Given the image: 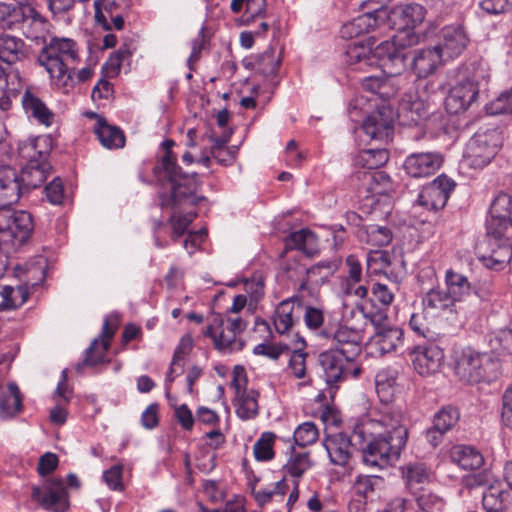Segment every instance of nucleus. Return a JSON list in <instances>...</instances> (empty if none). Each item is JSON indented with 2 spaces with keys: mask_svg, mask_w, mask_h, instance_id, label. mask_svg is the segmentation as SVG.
I'll list each match as a JSON object with an SVG mask.
<instances>
[{
  "mask_svg": "<svg viewBox=\"0 0 512 512\" xmlns=\"http://www.w3.org/2000/svg\"><path fill=\"white\" fill-rule=\"evenodd\" d=\"M443 61L436 46L418 50L412 60V70L417 78L424 79L434 74Z\"/></svg>",
  "mask_w": 512,
  "mask_h": 512,
  "instance_id": "29",
  "label": "nucleus"
},
{
  "mask_svg": "<svg viewBox=\"0 0 512 512\" xmlns=\"http://www.w3.org/2000/svg\"><path fill=\"white\" fill-rule=\"evenodd\" d=\"M275 435L272 432L263 433L253 446L256 460L268 461L274 457L273 443Z\"/></svg>",
  "mask_w": 512,
  "mask_h": 512,
  "instance_id": "50",
  "label": "nucleus"
},
{
  "mask_svg": "<svg viewBox=\"0 0 512 512\" xmlns=\"http://www.w3.org/2000/svg\"><path fill=\"white\" fill-rule=\"evenodd\" d=\"M490 218H512V196L501 192L492 201L490 205Z\"/></svg>",
  "mask_w": 512,
  "mask_h": 512,
  "instance_id": "51",
  "label": "nucleus"
},
{
  "mask_svg": "<svg viewBox=\"0 0 512 512\" xmlns=\"http://www.w3.org/2000/svg\"><path fill=\"white\" fill-rule=\"evenodd\" d=\"M456 300L447 291L440 287L429 290L423 298V305L425 309L439 314L444 311H453Z\"/></svg>",
  "mask_w": 512,
  "mask_h": 512,
  "instance_id": "36",
  "label": "nucleus"
},
{
  "mask_svg": "<svg viewBox=\"0 0 512 512\" xmlns=\"http://www.w3.org/2000/svg\"><path fill=\"white\" fill-rule=\"evenodd\" d=\"M413 500L395 497L390 500L380 512H412Z\"/></svg>",
  "mask_w": 512,
  "mask_h": 512,
  "instance_id": "64",
  "label": "nucleus"
},
{
  "mask_svg": "<svg viewBox=\"0 0 512 512\" xmlns=\"http://www.w3.org/2000/svg\"><path fill=\"white\" fill-rule=\"evenodd\" d=\"M212 34H197L194 39L190 42L191 54L187 59V66L190 70H193V64L199 61L203 52L210 50Z\"/></svg>",
  "mask_w": 512,
  "mask_h": 512,
  "instance_id": "52",
  "label": "nucleus"
},
{
  "mask_svg": "<svg viewBox=\"0 0 512 512\" xmlns=\"http://www.w3.org/2000/svg\"><path fill=\"white\" fill-rule=\"evenodd\" d=\"M426 9L416 3L399 6L388 11L387 28L396 32H412L424 22Z\"/></svg>",
  "mask_w": 512,
  "mask_h": 512,
  "instance_id": "16",
  "label": "nucleus"
},
{
  "mask_svg": "<svg viewBox=\"0 0 512 512\" xmlns=\"http://www.w3.org/2000/svg\"><path fill=\"white\" fill-rule=\"evenodd\" d=\"M361 7L367 11L343 26L347 32H371L387 25L388 9L381 0H366Z\"/></svg>",
  "mask_w": 512,
  "mask_h": 512,
  "instance_id": "13",
  "label": "nucleus"
},
{
  "mask_svg": "<svg viewBox=\"0 0 512 512\" xmlns=\"http://www.w3.org/2000/svg\"><path fill=\"white\" fill-rule=\"evenodd\" d=\"M26 22L44 24L45 19L32 6L14 7L0 2V30H21Z\"/></svg>",
  "mask_w": 512,
  "mask_h": 512,
  "instance_id": "17",
  "label": "nucleus"
},
{
  "mask_svg": "<svg viewBox=\"0 0 512 512\" xmlns=\"http://www.w3.org/2000/svg\"><path fill=\"white\" fill-rule=\"evenodd\" d=\"M450 460L464 470L479 469L484 458L479 450L469 445H454L449 451Z\"/></svg>",
  "mask_w": 512,
  "mask_h": 512,
  "instance_id": "31",
  "label": "nucleus"
},
{
  "mask_svg": "<svg viewBox=\"0 0 512 512\" xmlns=\"http://www.w3.org/2000/svg\"><path fill=\"white\" fill-rule=\"evenodd\" d=\"M48 201L53 205H59L64 199V187L60 178L53 179L44 189Z\"/></svg>",
  "mask_w": 512,
  "mask_h": 512,
  "instance_id": "60",
  "label": "nucleus"
},
{
  "mask_svg": "<svg viewBox=\"0 0 512 512\" xmlns=\"http://www.w3.org/2000/svg\"><path fill=\"white\" fill-rule=\"evenodd\" d=\"M355 177L361 182L360 189L367 196L388 195L393 191L392 180L384 171H358Z\"/></svg>",
  "mask_w": 512,
  "mask_h": 512,
  "instance_id": "26",
  "label": "nucleus"
},
{
  "mask_svg": "<svg viewBox=\"0 0 512 512\" xmlns=\"http://www.w3.org/2000/svg\"><path fill=\"white\" fill-rule=\"evenodd\" d=\"M494 349H500L503 352H512V329H501L491 339Z\"/></svg>",
  "mask_w": 512,
  "mask_h": 512,
  "instance_id": "62",
  "label": "nucleus"
},
{
  "mask_svg": "<svg viewBox=\"0 0 512 512\" xmlns=\"http://www.w3.org/2000/svg\"><path fill=\"white\" fill-rule=\"evenodd\" d=\"M25 57L26 46L21 38L10 34L0 36V88L20 89V74L14 64Z\"/></svg>",
  "mask_w": 512,
  "mask_h": 512,
  "instance_id": "7",
  "label": "nucleus"
},
{
  "mask_svg": "<svg viewBox=\"0 0 512 512\" xmlns=\"http://www.w3.org/2000/svg\"><path fill=\"white\" fill-rule=\"evenodd\" d=\"M22 409V397L16 383L8 384L7 394L0 396V414L2 418H11Z\"/></svg>",
  "mask_w": 512,
  "mask_h": 512,
  "instance_id": "44",
  "label": "nucleus"
},
{
  "mask_svg": "<svg viewBox=\"0 0 512 512\" xmlns=\"http://www.w3.org/2000/svg\"><path fill=\"white\" fill-rule=\"evenodd\" d=\"M448 77L454 81L445 99L446 110L451 114L462 113L477 104L481 87L490 79L487 69L475 62L450 70Z\"/></svg>",
  "mask_w": 512,
  "mask_h": 512,
  "instance_id": "3",
  "label": "nucleus"
},
{
  "mask_svg": "<svg viewBox=\"0 0 512 512\" xmlns=\"http://www.w3.org/2000/svg\"><path fill=\"white\" fill-rule=\"evenodd\" d=\"M500 146V135L496 129L476 132L468 141L463 159L471 168H483L491 162Z\"/></svg>",
  "mask_w": 512,
  "mask_h": 512,
  "instance_id": "9",
  "label": "nucleus"
},
{
  "mask_svg": "<svg viewBox=\"0 0 512 512\" xmlns=\"http://www.w3.org/2000/svg\"><path fill=\"white\" fill-rule=\"evenodd\" d=\"M22 106L29 117H33L40 124L50 126L53 121V113L45 103L30 90H26L22 96Z\"/></svg>",
  "mask_w": 512,
  "mask_h": 512,
  "instance_id": "34",
  "label": "nucleus"
},
{
  "mask_svg": "<svg viewBox=\"0 0 512 512\" xmlns=\"http://www.w3.org/2000/svg\"><path fill=\"white\" fill-rule=\"evenodd\" d=\"M413 366L416 372L422 376H429L439 371L443 359V350L435 345H418L412 351Z\"/></svg>",
  "mask_w": 512,
  "mask_h": 512,
  "instance_id": "20",
  "label": "nucleus"
},
{
  "mask_svg": "<svg viewBox=\"0 0 512 512\" xmlns=\"http://www.w3.org/2000/svg\"><path fill=\"white\" fill-rule=\"evenodd\" d=\"M77 59L78 50L72 39L54 37L41 49L37 61L48 72L53 84L63 92H68L74 84L68 65Z\"/></svg>",
  "mask_w": 512,
  "mask_h": 512,
  "instance_id": "4",
  "label": "nucleus"
},
{
  "mask_svg": "<svg viewBox=\"0 0 512 512\" xmlns=\"http://www.w3.org/2000/svg\"><path fill=\"white\" fill-rule=\"evenodd\" d=\"M97 121L93 127V132L101 145L106 149H120L125 146L126 138L121 128L111 125L107 120L94 114Z\"/></svg>",
  "mask_w": 512,
  "mask_h": 512,
  "instance_id": "28",
  "label": "nucleus"
},
{
  "mask_svg": "<svg viewBox=\"0 0 512 512\" xmlns=\"http://www.w3.org/2000/svg\"><path fill=\"white\" fill-rule=\"evenodd\" d=\"M48 139L46 137L29 138L18 143V156L25 161L31 163L33 160L37 162H47L48 157Z\"/></svg>",
  "mask_w": 512,
  "mask_h": 512,
  "instance_id": "32",
  "label": "nucleus"
},
{
  "mask_svg": "<svg viewBox=\"0 0 512 512\" xmlns=\"http://www.w3.org/2000/svg\"><path fill=\"white\" fill-rule=\"evenodd\" d=\"M31 497L48 511L66 512L69 509L68 492L63 481L58 478L47 480L44 491L38 486H33Z\"/></svg>",
  "mask_w": 512,
  "mask_h": 512,
  "instance_id": "12",
  "label": "nucleus"
},
{
  "mask_svg": "<svg viewBox=\"0 0 512 512\" xmlns=\"http://www.w3.org/2000/svg\"><path fill=\"white\" fill-rule=\"evenodd\" d=\"M500 362L489 353L463 350L457 361V372L470 383L492 382L500 375Z\"/></svg>",
  "mask_w": 512,
  "mask_h": 512,
  "instance_id": "6",
  "label": "nucleus"
},
{
  "mask_svg": "<svg viewBox=\"0 0 512 512\" xmlns=\"http://www.w3.org/2000/svg\"><path fill=\"white\" fill-rule=\"evenodd\" d=\"M205 336L210 337L215 345V348L220 351H233L236 345V333L233 332L227 325H225L224 318L219 314L214 315L207 326Z\"/></svg>",
  "mask_w": 512,
  "mask_h": 512,
  "instance_id": "27",
  "label": "nucleus"
},
{
  "mask_svg": "<svg viewBox=\"0 0 512 512\" xmlns=\"http://www.w3.org/2000/svg\"><path fill=\"white\" fill-rule=\"evenodd\" d=\"M115 333V328L110 326L106 318L103 323L100 336L94 339L85 351V358L76 364L75 369L81 373L85 367H93L104 362L105 354L110 346V340Z\"/></svg>",
  "mask_w": 512,
  "mask_h": 512,
  "instance_id": "21",
  "label": "nucleus"
},
{
  "mask_svg": "<svg viewBox=\"0 0 512 512\" xmlns=\"http://www.w3.org/2000/svg\"><path fill=\"white\" fill-rule=\"evenodd\" d=\"M395 257L385 250H371L367 254V272L371 275L387 274Z\"/></svg>",
  "mask_w": 512,
  "mask_h": 512,
  "instance_id": "45",
  "label": "nucleus"
},
{
  "mask_svg": "<svg viewBox=\"0 0 512 512\" xmlns=\"http://www.w3.org/2000/svg\"><path fill=\"white\" fill-rule=\"evenodd\" d=\"M24 194L18 172L9 165H0V210L15 204Z\"/></svg>",
  "mask_w": 512,
  "mask_h": 512,
  "instance_id": "25",
  "label": "nucleus"
},
{
  "mask_svg": "<svg viewBox=\"0 0 512 512\" xmlns=\"http://www.w3.org/2000/svg\"><path fill=\"white\" fill-rule=\"evenodd\" d=\"M196 213L179 214L173 213L169 218L172 227V239L176 240L186 232L189 225L195 219Z\"/></svg>",
  "mask_w": 512,
  "mask_h": 512,
  "instance_id": "56",
  "label": "nucleus"
},
{
  "mask_svg": "<svg viewBox=\"0 0 512 512\" xmlns=\"http://www.w3.org/2000/svg\"><path fill=\"white\" fill-rule=\"evenodd\" d=\"M285 247L287 250L297 249L312 257L318 252V239L311 230L303 228L286 238Z\"/></svg>",
  "mask_w": 512,
  "mask_h": 512,
  "instance_id": "33",
  "label": "nucleus"
},
{
  "mask_svg": "<svg viewBox=\"0 0 512 512\" xmlns=\"http://www.w3.org/2000/svg\"><path fill=\"white\" fill-rule=\"evenodd\" d=\"M443 160V155L438 151L416 152L406 157L403 167L409 176L423 178L434 174Z\"/></svg>",
  "mask_w": 512,
  "mask_h": 512,
  "instance_id": "19",
  "label": "nucleus"
},
{
  "mask_svg": "<svg viewBox=\"0 0 512 512\" xmlns=\"http://www.w3.org/2000/svg\"><path fill=\"white\" fill-rule=\"evenodd\" d=\"M486 112L490 115H501L512 113V87L501 92L498 97L485 106Z\"/></svg>",
  "mask_w": 512,
  "mask_h": 512,
  "instance_id": "49",
  "label": "nucleus"
},
{
  "mask_svg": "<svg viewBox=\"0 0 512 512\" xmlns=\"http://www.w3.org/2000/svg\"><path fill=\"white\" fill-rule=\"evenodd\" d=\"M418 40L417 34H394L391 40L381 42L374 48L383 70L389 75H397L404 68L405 50Z\"/></svg>",
  "mask_w": 512,
  "mask_h": 512,
  "instance_id": "8",
  "label": "nucleus"
},
{
  "mask_svg": "<svg viewBox=\"0 0 512 512\" xmlns=\"http://www.w3.org/2000/svg\"><path fill=\"white\" fill-rule=\"evenodd\" d=\"M26 287L0 284V310H11L22 306L28 299Z\"/></svg>",
  "mask_w": 512,
  "mask_h": 512,
  "instance_id": "41",
  "label": "nucleus"
},
{
  "mask_svg": "<svg viewBox=\"0 0 512 512\" xmlns=\"http://www.w3.org/2000/svg\"><path fill=\"white\" fill-rule=\"evenodd\" d=\"M310 466L311 463L308 453H295L290 457L284 469L289 475L295 478V480L299 481V478Z\"/></svg>",
  "mask_w": 512,
  "mask_h": 512,
  "instance_id": "55",
  "label": "nucleus"
},
{
  "mask_svg": "<svg viewBox=\"0 0 512 512\" xmlns=\"http://www.w3.org/2000/svg\"><path fill=\"white\" fill-rule=\"evenodd\" d=\"M419 512H446V501L436 493L424 491L415 498Z\"/></svg>",
  "mask_w": 512,
  "mask_h": 512,
  "instance_id": "47",
  "label": "nucleus"
},
{
  "mask_svg": "<svg viewBox=\"0 0 512 512\" xmlns=\"http://www.w3.org/2000/svg\"><path fill=\"white\" fill-rule=\"evenodd\" d=\"M374 326V334L370 338L369 346L374 353L384 355L395 351L403 345L404 332L398 327L388 323L387 315L382 312L365 314Z\"/></svg>",
  "mask_w": 512,
  "mask_h": 512,
  "instance_id": "10",
  "label": "nucleus"
},
{
  "mask_svg": "<svg viewBox=\"0 0 512 512\" xmlns=\"http://www.w3.org/2000/svg\"><path fill=\"white\" fill-rule=\"evenodd\" d=\"M374 42L354 39L347 47L346 54L352 63L366 61L373 55Z\"/></svg>",
  "mask_w": 512,
  "mask_h": 512,
  "instance_id": "48",
  "label": "nucleus"
},
{
  "mask_svg": "<svg viewBox=\"0 0 512 512\" xmlns=\"http://www.w3.org/2000/svg\"><path fill=\"white\" fill-rule=\"evenodd\" d=\"M360 241L372 246H386L392 241V232L386 226L370 224L363 226L357 232Z\"/></svg>",
  "mask_w": 512,
  "mask_h": 512,
  "instance_id": "39",
  "label": "nucleus"
},
{
  "mask_svg": "<svg viewBox=\"0 0 512 512\" xmlns=\"http://www.w3.org/2000/svg\"><path fill=\"white\" fill-rule=\"evenodd\" d=\"M289 347L282 344H267L260 343L253 349L255 355L268 357L272 360H277L284 352H288Z\"/></svg>",
  "mask_w": 512,
  "mask_h": 512,
  "instance_id": "58",
  "label": "nucleus"
},
{
  "mask_svg": "<svg viewBox=\"0 0 512 512\" xmlns=\"http://www.w3.org/2000/svg\"><path fill=\"white\" fill-rule=\"evenodd\" d=\"M362 129L372 140L388 142L393 134L391 110L383 107L372 112L364 120Z\"/></svg>",
  "mask_w": 512,
  "mask_h": 512,
  "instance_id": "22",
  "label": "nucleus"
},
{
  "mask_svg": "<svg viewBox=\"0 0 512 512\" xmlns=\"http://www.w3.org/2000/svg\"><path fill=\"white\" fill-rule=\"evenodd\" d=\"M432 83H426L423 90L416 93H407L403 96L399 113L408 119L410 123L418 124L429 115L432 104L431 96L428 94V87Z\"/></svg>",
  "mask_w": 512,
  "mask_h": 512,
  "instance_id": "18",
  "label": "nucleus"
},
{
  "mask_svg": "<svg viewBox=\"0 0 512 512\" xmlns=\"http://www.w3.org/2000/svg\"><path fill=\"white\" fill-rule=\"evenodd\" d=\"M445 284L447 291L457 301H462L472 292V284L463 274L448 269L445 273Z\"/></svg>",
  "mask_w": 512,
  "mask_h": 512,
  "instance_id": "40",
  "label": "nucleus"
},
{
  "mask_svg": "<svg viewBox=\"0 0 512 512\" xmlns=\"http://www.w3.org/2000/svg\"><path fill=\"white\" fill-rule=\"evenodd\" d=\"M306 356L307 353L302 349L294 350L290 355L289 367L297 378H303L306 373Z\"/></svg>",
  "mask_w": 512,
  "mask_h": 512,
  "instance_id": "59",
  "label": "nucleus"
},
{
  "mask_svg": "<svg viewBox=\"0 0 512 512\" xmlns=\"http://www.w3.org/2000/svg\"><path fill=\"white\" fill-rule=\"evenodd\" d=\"M303 317L306 326L311 330L319 329L324 322L322 310L304 305Z\"/></svg>",
  "mask_w": 512,
  "mask_h": 512,
  "instance_id": "61",
  "label": "nucleus"
},
{
  "mask_svg": "<svg viewBox=\"0 0 512 512\" xmlns=\"http://www.w3.org/2000/svg\"><path fill=\"white\" fill-rule=\"evenodd\" d=\"M318 436L316 425L313 422H304L296 428L293 438L296 445L305 447L315 443Z\"/></svg>",
  "mask_w": 512,
  "mask_h": 512,
  "instance_id": "54",
  "label": "nucleus"
},
{
  "mask_svg": "<svg viewBox=\"0 0 512 512\" xmlns=\"http://www.w3.org/2000/svg\"><path fill=\"white\" fill-rule=\"evenodd\" d=\"M34 224L30 213L5 208L0 210V250L5 254L16 252L30 238Z\"/></svg>",
  "mask_w": 512,
  "mask_h": 512,
  "instance_id": "5",
  "label": "nucleus"
},
{
  "mask_svg": "<svg viewBox=\"0 0 512 512\" xmlns=\"http://www.w3.org/2000/svg\"><path fill=\"white\" fill-rule=\"evenodd\" d=\"M408 428L401 416L381 414L357 425L349 438L344 433L328 435L323 446L334 465L345 466L352 454V446H359L363 463L383 469L395 463L406 446Z\"/></svg>",
  "mask_w": 512,
  "mask_h": 512,
  "instance_id": "1",
  "label": "nucleus"
},
{
  "mask_svg": "<svg viewBox=\"0 0 512 512\" xmlns=\"http://www.w3.org/2000/svg\"><path fill=\"white\" fill-rule=\"evenodd\" d=\"M51 166L48 162L32 161L25 163L21 173H18V181L24 193L40 187L46 180Z\"/></svg>",
  "mask_w": 512,
  "mask_h": 512,
  "instance_id": "30",
  "label": "nucleus"
},
{
  "mask_svg": "<svg viewBox=\"0 0 512 512\" xmlns=\"http://www.w3.org/2000/svg\"><path fill=\"white\" fill-rule=\"evenodd\" d=\"M455 186L456 183L451 178L441 174L422 188L418 196V203L429 210L442 209Z\"/></svg>",
  "mask_w": 512,
  "mask_h": 512,
  "instance_id": "15",
  "label": "nucleus"
},
{
  "mask_svg": "<svg viewBox=\"0 0 512 512\" xmlns=\"http://www.w3.org/2000/svg\"><path fill=\"white\" fill-rule=\"evenodd\" d=\"M468 486H484L482 505L487 512H505L511 502V494L503 484L495 480L491 483L481 475H474L467 480Z\"/></svg>",
  "mask_w": 512,
  "mask_h": 512,
  "instance_id": "14",
  "label": "nucleus"
},
{
  "mask_svg": "<svg viewBox=\"0 0 512 512\" xmlns=\"http://www.w3.org/2000/svg\"><path fill=\"white\" fill-rule=\"evenodd\" d=\"M480 7L490 14H500L512 10V0H482Z\"/></svg>",
  "mask_w": 512,
  "mask_h": 512,
  "instance_id": "63",
  "label": "nucleus"
},
{
  "mask_svg": "<svg viewBox=\"0 0 512 512\" xmlns=\"http://www.w3.org/2000/svg\"><path fill=\"white\" fill-rule=\"evenodd\" d=\"M488 241L512 244V218H489L486 222Z\"/></svg>",
  "mask_w": 512,
  "mask_h": 512,
  "instance_id": "42",
  "label": "nucleus"
},
{
  "mask_svg": "<svg viewBox=\"0 0 512 512\" xmlns=\"http://www.w3.org/2000/svg\"><path fill=\"white\" fill-rule=\"evenodd\" d=\"M288 489V485L285 479H282L275 483L273 489H262L254 493L255 500L260 506H264L269 503L274 496L283 497Z\"/></svg>",
  "mask_w": 512,
  "mask_h": 512,
  "instance_id": "57",
  "label": "nucleus"
},
{
  "mask_svg": "<svg viewBox=\"0 0 512 512\" xmlns=\"http://www.w3.org/2000/svg\"><path fill=\"white\" fill-rule=\"evenodd\" d=\"M403 476L407 486L412 489L416 485L427 483L430 471L424 463H409L403 468Z\"/></svg>",
  "mask_w": 512,
  "mask_h": 512,
  "instance_id": "46",
  "label": "nucleus"
},
{
  "mask_svg": "<svg viewBox=\"0 0 512 512\" xmlns=\"http://www.w3.org/2000/svg\"><path fill=\"white\" fill-rule=\"evenodd\" d=\"M304 310V304L299 297H290L281 301L274 314V326L279 334L288 333L299 321Z\"/></svg>",
  "mask_w": 512,
  "mask_h": 512,
  "instance_id": "23",
  "label": "nucleus"
},
{
  "mask_svg": "<svg viewBox=\"0 0 512 512\" xmlns=\"http://www.w3.org/2000/svg\"><path fill=\"white\" fill-rule=\"evenodd\" d=\"M258 397L256 390L250 389L248 392L234 398L236 414L242 420H250L258 415Z\"/></svg>",
  "mask_w": 512,
  "mask_h": 512,
  "instance_id": "43",
  "label": "nucleus"
},
{
  "mask_svg": "<svg viewBox=\"0 0 512 512\" xmlns=\"http://www.w3.org/2000/svg\"><path fill=\"white\" fill-rule=\"evenodd\" d=\"M356 359H348V354L338 349H329L319 354L318 361L323 369L327 384H336L348 377H357L361 368L355 362Z\"/></svg>",
  "mask_w": 512,
  "mask_h": 512,
  "instance_id": "11",
  "label": "nucleus"
},
{
  "mask_svg": "<svg viewBox=\"0 0 512 512\" xmlns=\"http://www.w3.org/2000/svg\"><path fill=\"white\" fill-rule=\"evenodd\" d=\"M467 34H445L443 40L436 45V48L441 52V57L444 61L454 59L461 55L469 44Z\"/></svg>",
  "mask_w": 512,
  "mask_h": 512,
  "instance_id": "38",
  "label": "nucleus"
},
{
  "mask_svg": "<svg viewBox=\"0 0 512 512\" xmlns=\"http://www.w3.org/2000/svg\"><path fill=\"white\" fill-rule=\"evenodd\" d=\"M173 145V140L163 142L166 153L153 168L157 182L162 188L169 189V193H159L162 208H174L185 204L195 205L198 201L204 199V197L196 195L200 186L198 175L196 173L190 175L182 172L181 167L176 163V158L170 150Z\"/></svg>",
  "mask_w": 512,
  "mask_h": 512,
  "instance_id": "2",
  "label": "nucleus"
},
{
  "mask_svg": "<svg viewBox=\"0 0 512 512\" xmlns=\"http://www.w3.org/2000/svg\"><path fill=\"white\" fill-rule=\"evenodd\" d=\"M389 160V152L385 148H370L362 150L355 157L354 164L364 171H379Z\"/></svg>",
  "mask_w": 512,
  "mask_h": 512,
  "instance_id": "37",
  "label": "nucleus"
},
{
  "mask_svg": "<svg viewBox=\"0 0 512 512\" xmlns=\"http://www.w3.org/2000/svg\"><path fill=\"white\" fill-rule=\"evenodd\" d=\"M491 253L487 256H482L481 260L484 266L492 270H501L512 260V244L508 242L495 243L488 241Z\"/></svg>",
  "mask_w": 512,
  "mask_h": 512,
  "instance_id": "35",
  "label": "nucleus"
},
{
  "mask_svg": "<svg viewBox=\"0 0 512 512\" xmlns=\"http://www.w3.org/2000/svg\"><path fill=\"white\" fill-rule=\"evenodd\" d=\"M325 338H332L335 348L348 354V359H356L361 353L363 335L361 330L348 326H340L335 332L322 331Z\"/></svg>",
  "mask_w": 512,
  "mask_h": 512,
  "instance_id": "24",
  "label": "nucleus"
},
{
  "mask_svg": "<svg viewBox=\"0 0 512 512\" xmlns=\"http://www.w3.org/2000/svg\"><path fill=\"white\" fill-rule=\"evenodd\" d=\"M459 416V411L455 407L445 406L434 415L433 424L438 430L447 432L458 422Z\"/></svg>",
  "mask_w": 512,
  "mask_h": 512,
  "instance_id": "53",
  "label": "nucleus"
}]
</instances>
